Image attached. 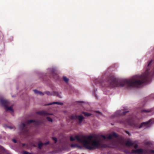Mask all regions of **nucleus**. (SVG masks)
Masks as SVG:
<instances>
[{
  "label": "nucleus",
  "mask_w": 154,
  "mask_h": 154,
  "mask_svg": "<svg viewBox=\"0 0 154 154\" xmlns=\"http://www.w3.org/2000/svg\"><path fill=\"white\" fill-rule=\"evenodd\" d=\"M152 61V60H150L147 66H145V72L142 75H134L129 79L119 80L114 77L110 78L108 81L109 84V87L112 88L117 87L128 88L133 87H138L144 83H148L149 79L148 75L149 67L150 66Z\"/></svg>",
  "instance_id": "1"
},
{
  "label": "nucleus",
  "mask_w": 154,
  "mask_h": 154,
  "mask_svg": "<svg viewBox=\"0 0 154 154\" xmlns=\"http://www.w3.org/2000/svg\"><path fill=\"white\" fill-rule=\"evenodd\" d=\"M118 135L113 132L106 136L103 135H76L75 138L86 149L94 150L98 149L101 146L102 143L106 139H110L113 137H117Z\"/></svg>",
  "instance_id": "2"
},
{
  "label": "nucleus",
  "mask_w": 154,
  "mask_h": 154,
  "mask_svg": "<svg viewBox=\"0 0 154 154\" xmlns=\"http://www.w3.org/2000/svg\"><path fill=\"white\" fill-rule=\"evenodd\" d=\"M119 143L122 146L125 145L126 146L130 147L133 146L134 149H132L131 154H146V150H144L142 149H137L138 145L137 144H135L133 141L129 140L126 142L125 143V140L124 138H122L120 140Z\"/></svg>",
  "instance_id": "3"
},
{
  "label": "nucleus",
  "mask_w": 154,
  "mask_h": 154,
  "mask_svg": "<svg viewBox=\"0 0 154 154\" xmlns=\"http://www.w3.org/2000/svg\"><path fill=\"white\" fill-rule=\"evenodd\" d=\"M0 104L2 106H4V109L7 112H9L13 115L14 110L13 106H9V102L8 101L3 99L2 97H0Z\"/></svg>",
  "instance_id": "4"
},
{
  "label": "nucleus",
  "mask_w": 154,
  "mask_h": 154,
  "mask_svg": "<svg viewBox=\"0 0 154 154\" xmlns=\"http://www.w3.org/2000/svg\"><path fill=\"white\" fill-rule=\"evenodd\" d=\"M154 123V122L152 120H150L148 121L143 122L138 127V128H140L142 127H145L146 128L149 127L152 124Z\"/></svg>",
  "instance_id": "5"
},
{
  "label": "nucleus",
  "mask_w": 154,
  "mask_h": 154,
  "mask_svg": "<svg viewBox=\"0 0 154 154\" xmlns=\"http://www.w3.org/2000/svg\"><path fill=\"white\" fill-rule=\"evenodd\" d=\"M128 111H123L122 110H118L113 115L111 116V118H112L115 116H117L119 115H124L126 113L128 112Z\"/></svg>",
  "instance_id": "6"
},
{
  "label": "nucleus",
  "mask_w": 154,
  "mask_h": 154,
  "mask_svg": "<svg viewBox=\"0 0 154 154\" xmlns=\"http://www.w3.org/2000/svg\"><path fill=\"white\" fill-rule=\"evenodd\" d=\"M36 113L41 116H46L48 115V114L45 111L43 110L38 112H36Z\"/></svg>",
  "instance_id": "7"
},
{
  "label": "nucleus",
  "mask_w": 154,
  "mask_h": 154,
  "mask_svg": "<svg viewBox=\"0 0 154 154\" xmlns=\"http://www.w3.org/2000/svg\"><path fill=\"white\" fill-rule=\"evenodd\" d=\"M76 118L79 121L80 124L81 123V122L84 119V117L81 115L79 116H77Z\"/></svg>",
  "instance_id": "8"
},
{
  "label": "nucleus",
  "mask_w": 154,
  "mask_h": 154,
  "mask_svg": "<svg viewBox=\"0 0 154 154\" xmlns=\"http://www.w3.org/2000/svg\"><path fill=\"white\" fill-rule=\"evenodd\" d=\"M71 146L72 148H77L80 149H82V148L81 146L77 144H72L71 145Z\"/></svg>",
  "instance_id": "9"
},
{
  "label": "nucleus",
  "mask_w": 154,
  "mask_h": 154,
  "mask_svg": "<svg viewBox=\"0 0 154 154\" xmlns=\"http://www.w3.org/2000/svg\"><path fill=\"white\" fill-rule=\"evenodd\" d=\"M118 145L117 144V143L116 142H114L112 143V144H111L109 146V147L112 148H114L117 147Z\"/></svg>",
  "instance_id": "10"
},
{
  "label": "nucleus",
  "mask_w": 154,
  "mask_h": 154,
  "mask_svg": "<svg viewBox=\"0 0 154 154\" xmlns=\"http://www.w3.org/2000/svg\"><path fill=\"white\" fill-rule=\"evenodd\" d=\"M33 91L35 94H39L42 96H43L44 95V94L41 91H37L36 90H34Z\"/></svg>",
  "instance_id": "11"
},
{
  "label": "nucleus",
  "mask_w": 154,
  "mask_h": 154,
  "mask_svg": "<svg viewBox=\"0 0 154 154\" xmlns=\"http://www.w3.org/2000/svg\"><path fill=\"white\" fill-rule=\"evenodd\" d=\"M25 126V125L24 123H21L19 125V129L21 130H23Z\"/></svg>",
  "instance_id": "12"
},
{
  "label": "nucleus",
  "mask_w": 154,
  "mask_h": 154,
  "mask_svg": "<svg viewBox=\"0 0 154 154\" xmlns=\"http://www.w3.org/2000/svg\"><path fill=\"white\" fill-rule=\"evenodd\" d=\"M53 104H58V105H62L63 104V103H62L59 102H53L52 103H48V104H47L46 105H51Z\"/></svg>",
  "instance_id": "13"
},
{
  "label": "nucleus",
  "mask_w": 154,
  "mask_h": 154,
  "mask_svg": "<svg viewBox=\"0 0 154 154\" xmlns=\"http://www.w3.org/2000/svg\"><path fill=\"white\" fill-rule=\"evenodd\" d=\"M48 70L51 73L53 74L55 72V69L54 68H50L48 69Z\"/></svg>",
  "instance_id": "14"
},
{
  "label": "nucleus",
  "mask_w": 154,
  "mask_h": 154,
  "mask_svg": "<svg viewBox=\"0 0 154 154\" xmlns=\"http://www.w3.org/2000/svg\"><path fill=\"white\" fill-rule=\"evenodd\" d=\"M77 116H72L70 117V119L71 120H75L77 119Z\"/></svg>",
  "instance_id": "15"
},
{
  "label": "nucleus",
  "mask_w": 154,
  "mask_h": 154,
  "mask_svg": "<svg viewBox=\"0 0 154 154\" xmlns=\"http://www.w3.org/2000/svg\"><path fill=\"white\" fill-rule=\"evenodd\" d=\"M3 151L7 152V151L3 147L0 146V152ZM0 154H1V153H0Z\"/></svg>",
  "instance_id": "16"
},
{
  "label": "nucleus",
  "mask_w": 154,
  "mask_h": 154,
  "mask_svg": "<svg viewBox=\"0 0 154 154\" xmlns=\"http://www.w3.org/2000/svg\"><path fill=\"white\" fill-rule=\"evenodd\" d=\"M63 80L65 82H66V83H68L69 81V79L68 78L65 76H64L63 77Z\"/></svg>",
  "instance_id": "17"
},
{
  "label": "nucleus",
  "mask_w": 154,
  "mask_h": 154,
  "mask_svg": "<svg viewBox=\"0 0 154 154\" xmlns=\"http://www.w3.org/2000/svg\"><path fill=\"white\" fill-rule=\"evenodd\" d=\"M43 144L41 142H39L38 144V147L39 149H41Z\"/></svg>",
  "instance_id": "18"
},
{
  "label": "nucleus",
  "mask_w": 154,
  "mask_h": 154,
  "mask_svg": "<svg viewBox=\"0 0 154 154\" xmlns=\"http://www.w3.org/2000/svg\"><path fill=\"white\" fill-rule=\"evenodd\" d=\"M82 113L84 114L85 116H89L91 115V114L86 112H83Z\"/></svg>",
  "instance_id": "19"
},
{
  "label": "nucleus",
  "mask_w": 154,
  "mask_h": 154,
  "mask_svg": "<svg viewBox=\"0 0 154 154\" xmlns=\"http://www.w3.org/2000/svg\"><path fill=\"white\" fill-rule=\"evenodd\" d=\"M151 111V110L150 109L148 110H142L141 111V112H149Z\"/></svg>",
  "instance_id": "20"
},
{
  "label": "nucleus",
  "mask_w": 154,
  "mask_h": 154,
  "mask_svg": "<svg viewBox=\"0 0 154 154\" xmlns=\"http://www.w3.org/2000/svg\"><path fill=\"white\" fill-rule=\"evenodd\" d=\"M35 122V121L32 120H29L27 122H26V124H29V123H31L32 122Z\"/></svg>",
  "instance_id": "21"
},
{
  "label": "nucleus",
  "mask_w": 154,
  "mask_h": 154,
  "mask_svg": "<svg viewBox=\"0 0 154 154\" xmlns=\"http://www.w3.org/2000/svg\"><path fill=\"white\" fill-rule=\"evenodd\" d=\"M127 122H128V123L129 125L131 126H134V124L131 122V121H130L128 120V121H127Z\"/></svg>",
  "instance_id": "22"
},
{
  "label": "nucleus",
  "mask_w": 154,
  "mask_h": 154,
  "mask_svg": "<svg viewBox=\"0 0 154 154\" xmlns=\"http://www.w3.org/2000/svg\"><path fill=\"white\" fill-rule=\"evenodd\" d=\"M55 94L58 97L61 98L62 97L60 95L58 92H55Z\"/></svg>",
  "instance_id": "23"
},
{
  "label": "nucleus",
  "mask_w": 154,
  "mask_h": 154,
  "mask_svg": "<svg viewBox=\"0 0 154 154\" xmlns=\"http://www.w3.org/2000/svg\"><path fill=\"white\" fill-rule=\"evenodd\" d=\"M47 120L51 122H53V120L51 118L49 117H47Z\"/></svg>",
  "instance_id": "24"
},
{
  "label": "nucleus",
  "mask_w": 154,
  "mask_h": 154,
  "mask_svg": "<svg viewBox=\"0 0 154 154\" xmlns=\"http://www.w3.org/2000/svg\"><path fill=\"white\" fill-rule=\"evenodd\" d=\"M44 93L47 94V95H52V94L50 93V92L48 91H45V92Z\"/></svg>",
  "instance_id": "25"
},
{
  "label": "nucleus",
  "mask_w": 154,
  "mask_h": 154,
  "mask_svg": "<svg viewBox=\"0 0 154 154\" xmlns=\"http://www.w3.org/2000/svg\"><path fill=\"white\" fill-rule=\"evenodd\" d=\"M53 139L54 141L56 143L57 142V139L56 137H53L52 138Z\"/></svg>",
  "instance_id": "26"
},
{
  "label": "nucleus",
  "mask_w": 154,
  "mask_h": 154,
  "mask_svg": "<svg viewBox=\"0 0 154 154\" xmlns=\"http://www.w3.org/2000/svg\"><path fill=\"white\" fill-rule=\"evenodd\" d=\"M7 128H9L10 129H13V128H14V127L13 126H8L7 127Z\"/></svg>",
  "instance_id": "27"
},
{
  "label": "nucleus",
  "mask_w": 154,
  "mask_h": 154,
  "mask_svg": "<svg viewBox=\"0 0 154 154\" xmlns=\"http://www.w3.org/2000/svg\"><path fill=\"white\" fill-rule=\"evenodd\" d=\"M23 154H30L28 152L24 151H23Z\"/></svg>",
  "instance_id": "28"
},
{
  "label": "nucleus",
  "mask_w": 154,
  "mask_h": 154,
  "mask_svg": "<svg viewBox=\"0 0 154 154\" xmlns=\"http://www.w3.org/2000/svg\"><path fill=\"white\" fill-rule=\"evenodd\" d=\"M70 140L71 141H73L75 140V139L72 136L70 137Z\"/></svg>",
  "instance_id": "29"
},
{
  "label": "nucleus",
  "mask_w": 154,
  "mask_h": 154,
  "mask_svg": "<svg viewBox=\"0 0 154 154\" xmlns=\"http://www.w3.org/2000/svg\"><path fill=\"white\" fill-rule=\"evenodd\" d=\"M125 132L126 133L128 134L129 136H130L131 135V133L130 132H129L128 131H126Z\"/></svg>",
  "instance_id": "30"
},
{
  "label": "nucleus",
  "mask_w": 154,
  "mask_h": 154,
  "mask_svg": "<svg viewBox=\"0 0 154 154\" xmlns=\"http://www.w3.org/2000/svg\"><path fill=\"white\" fill-rule=\"evenodd\" d=\"M150 154H154V150H151L150 151Z\"/></svg>",
  "instance_id": "31"
},
{
  "label": "nucleus",
  "mask_w": 154,
  "mask_h": 154,
  "mask_svg": "<svg viewBox=\"0 0 154 154\" xmlns=\"http://www.w3.org/2000/svg\"><path fill=\"white\" fill-rule=\"evenodd\" d=\"M12 141L14 143H17V140H16L15 139H13L12 140Z\"/></svg>",
  "instance_id": "32"
},
{
  "label": "nucleus",
  "mask_w": 154,
  "mask_h": 154,
  "mask_svg": "<svg viewBox=\"0 0 154 154\" xmlns=\"http://www.w3.org/2000/svg\"><path fill=\"white\" fill-rule=\"evenodd\" d=\"M49 143V142H47L44 143V145H46L47 144H48Z\"/></svg>",
  "instance_id": "33"
},
{
  "label": "nucleus",
  "mask_w": 154,
  "mask_h": 154,
  "mask_svg": "<svg viewBox=\"0 0 154 154\" xmlns=\"http://www.w3.org/2000/svg\"><path fill=\"white\" fill-rule=\"evenodd\" d=\"M25 145V143H23L22 144V146H24Z\"/></svg>",
  "instance_id": "34"
},
{
  "label": "nucleus",
  "mask_w": 154,
  "mask_h": 154,
  "mask_svg": "<svg viewBox=\"0 0 154 154\" xmlns=\"http://www.w3.org/2000/svg\"><path fill=\"white\" fill-rule=\"evenodd\" d=\"M134 127H135V128H137V125H134Z\"/></svg>",
  "instance_id": "35"
},
{
  "label": "nucleus",
  "mask_w": 154,
  "mask_h": 154,
  "mask_svg": "<svg viewBox=\"0 0 154 154\" xmlns=\"http://www.w3.org/2000/svg\"><path fill=\"white\" fill-rule=\"evenodd\" d=\"M79 102V103H82V102H81V101H79L78 102Z\"/></svg>",
  "instance_id": "36"
},
{
  "label": "nucleus",
  "mask_w": 154,
  "mask_h": 154,
  "mask_svg": "<svg viewBox=\"0 0 154 154\" xmlns=\"http://www.w3.org/2000/svg\"><path fill=\"white\" fill-rule=\"evenodd\" d=\"M100 113L102 115V113H101V112H100Z\"/></svg>",
  "instance_id": "37"
},
{
  "label": "nucleus",
  "mask_w": 154,
  "mask_h": 154,
  "mask_svg": "<svg viewBox=\"0 0 154 154\" xmlns=\"http://www.w3.org/2000/svg\"><path fill=\"white\" fill-rule=\"evenodd\" d=\"M153 75H154V73H153Z\"/></svg>",
  "instance_id": "38"
},
{
  "label": "nucleus",
  "mask_w": 154,
  "mask_h": 154,
  "mask_svg": "<svg viewBox=\"0 0 154 154\" xmlns=\"http://www.w3.org/2000/svg\"><path fill=\"white\" fill-rule=\"evenodd\" d=\"M82 154H84V153H82Z\"/></svg>",
  "instance_id": "39"
}]
</instances>
